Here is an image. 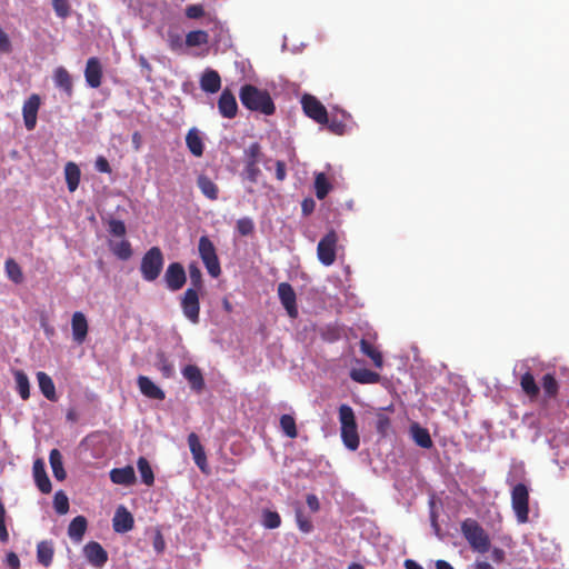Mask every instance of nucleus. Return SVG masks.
<instances>
[{
    "mask_svg": "<svg viewBox=\"0 0 569 569\" xmlns=\"http://www.w3.org/2000/svg\"><path fill=\"white\" fill-rule=\"evenodd\" d=\"M280 427L287 437L293 439L298 436L296 420L291 415L281 416Z\"/></svg>",
    "mask_w": 569,
    "mask_h": 569,
    "instance_id": "42",
    "label": "nucleus"
},
{
    "mask_svg": "<svg viewBox=\"0 0 569 569\" xmlns=\"http://www.w3.org/2000/svg\"><path fill=\"white\" fill-rule=\"evenodd\" d=\"M111 251L121 260H128L132 256L131 244L128 240L111 244Z\"/></svg>",
    "mask_w": 569,
    "mask_h": 569,
    "instance_id": "46",
    "label": "nucleus"
},
{
    "mask_svg": "<svg viewBox=\"0 0 569 569\" xmlns=\"http://www.w3.org/2000/svg\"><path fill=\"white\" fill-rule=\"evenodd\" d=\"M491 559L496 562V563H502L506 559V552L503 549L501 548H498V547H495L492 550H491Z\"/></svg>",
    "mask_w": 569,
    "mask_h": 569,
    "instance_id": "62",
    "label": "nucleus"
},
{
    "mask_svg": "<svg viewBox=\"0 0 569 569\" xmlns=\"http://www.w3.org/2000/svg\"><path fill=\"white\" fill-rule=\"evenodd\" d=\"M186 144L189 151L194 157H201L203 154L204 146L203 141L196 128H191L186 136Z\"/></svg>",
    "mask_w": 569,
    "mask_h": 569,
    "instance_id": "30",
    "label": "nucleus"
},
{
    "mask_svg": "<svg viewBox=\"0 0 569 569\" xmlns=\"http://www.w3.org/2000/svg\"><path fill=\"white\" fill-rule=\"evenodd\" d=\"M197 186L209 200L214 201L218 199L219 188L208 176L200 174L197 179Z\"/></svg>",
    "mask_w": 569,
    "mask_h": 569,
    "instance_id": "29",
    "label": "nucleus"
},
{
    "mask_svg": "<svg viewBox=\"0 0 569 569\" xmlns=\"http://www.w3.org/2000/svg\"><path fill=\"white\" fill-rule=\"evenodd\" d=\"M167 288L172 291H179L183 288L187 281L186 270L180 262H171L163 276Z\"/></svg>",
    "mask_w": 569,
    "mask_h": 569,
    "instance_id": "11",
    "label": "nucleus"
},
{
    "mask_svg": "<svg viewBox=\"0 0 569 569\" xmlns=\"http://www.w3.org/2000/svg\"><path fill=\"white\" fill-rule=\"evenodd\" d=\"M17 390L23 400L30 398V382L28 376L22 370L13 371Z\"/></svg>",
    "mask_w": 569,
    "mask_h": 569,
    "instance_id": "38",
    "label": "nucleus"
},
{
    "mask_svg": "<svg viewBox=\"0 0 569 569\" xmlns=\"http://www.w3.org/2000/svg\"><path fill=\"white\" fill-rule=\"evenodd\" d=\"M83 555L88 562L96 568H102L108 561V552L97 541H89L83 547Z\"/></svg>",
    "mask_w": 569,
    "mask_h": 569,
    "instance_id": "14",
    "label": "nucleus"
},
{
    "mask_svg": "<svg viewBox=\"0 0 569 569\" xmlns=\"http://www.w3.org/2000/svg\"><path fill=\"white\" fill-rule=\"evenodd\" d=\"M390 428H391L390 418L383 412H378L377 417H376L377 432L385 437L388 433V431L390 430Z\"/></svg>",
    "mask_w": 569,
    "mask_h": 569,
    "instance_id": "50",
    "label": "nucleus"
},
{
    "mask_svg": "<svg viewBox=\"0 0 569 569\" xmlns=\"http://www.w3.org/2000/svg\"><path fill=\"white\" fill-rule=\"evenodd\" d=\"M157 366L163 378H171L174 375V367L163 352L157 355Z\"/></svg>",
    "mask_w": 569,
    "mask_h": 569,
    "instance_id": "47",
    "label": "nucleus"
},
{
    "mask_svg": "<svg viewBox=\"0 0 569 569\" xmlns=\"http://www.w3.org/2000/svg\"><path fill=\"white\" fill-rule=\"evenodd\" d=\"M218 109L223 118L233 119L238 112V104L234 94L226 88L218 100Z\"/></svg>",
    "mask_w": 569,
    "mask_h": 569,
    "instance_id": "17",
    "label": "nucleus"
},
{
    "mask_svg": "<svg viewBox=\"0 0 569 569\" xmlns=\"http://www.w3.org/2000/svg\"><path fill=\"white\" fill-rule=\"evenodd\" d=\"M331 184L323 172H319L315 178V191L319 200L325 199L331 190Z\"/></svg>",
    "mask_w": 569,
    "mask_h": 569,
    "instance_id": "40",
    "label": "nucleus"
},
{
    "mask_svg": "<svg viewBox=\"0 0 569 569\" xmlns=\"http://www.w3.org/2000/svg\"><path fill=\"white\" fill-rule=\"evenodd\" d=\"M41 104L39 94L32 93L23 103V122L28 130H33L37 124L38 111Z\"/></svg>",
    "mask_w": 569,
    "mask_h": 569,
    "instance_id": "13",
    "label": "nucleus"
},
{
    "mask_svg": "<svg viewBox=\"0 0 569 569\" xmlns=\"http://www.w3.org/2000/svg\"><path fill=\"white\" fill-rule=\"evenodd\" d=\"M198 251L208 273L212 278H218L221 273L219 258L213 242L207 236L200 237Z\"/></svg>",
    "mask_w": 569,
    "mask_h": 569,
    "instance_id": "6",
    "label": "nucleus"
},
{
    "mask_svg": "<svg viewBox=\"0 0 569 569\" xmlns=\"http://www.w3.org/2000/svg\"><path fill=\"white\" fill-rule=\"evenodd\" d=\"M110 480L116 485L132 486L136 482L134 469L131 466L114 468L110 471Z\"/></svg>",
    "mask_w": 569,
    "mask_h": 569,
    "instance_id": "23",
    "label": "nucleus"
},
{
    "mask_svg": "<svg viewBox=\"0 0 569 569\" xmlns=\"http://www.w3.org/2000/svg\"><path fill=\"white\" fill-rule=\"evenodd\" d=\"M541 386L546 399H553L557 397L559 391V383L552 373H546L542 377Z\"/></svg>",
    "mask_w": 569,
    "mask_h": 569,
    "instance_id": "39",
    "label": "nucleus"
},
{
    "mask_svg": "<svg viewBox=\"0 0 569 569\" xmlns=\"http://www.w3.org/2000/svg\"><path fill=\"white\" fill-rule=\"evenodd\" d=\"M84 78L89 87L99 88L102 82V66L100 60L97 57H91L88 59L86 69H84Z\"/></svg>",
    "mask_w": 569,
    "mask_h": 569,
    "instance_id": "18",
    "label": "nucleus"
},
{
    "mask_svg": "<svg viewBox=\"0 0 569 569\" xmlns=\"http://www.w3.org/2000/svg\"><path fill=\"white\" fill-rule=\"evenodd\" d=\"M262 156L261 146L258 142H252L243 151L244 168L242 176L251 183H257L261 174L259 162L261 161Z\"/></svg>",
    "mask_w": 569,
    "mask_h": 569,
    "instance_id": "5",
    "label": "nucleus"
},
{
    "mask_svg": "<svg viewBox=\"0 0 569 569\" xmlns=\"http://www.w3.org/2000/svg\"><path fill=\"white\" fill-rule=\"evenodd\" d=\"M53 81L56 87L62 89L67 97L73 94L72 78L64 67H58L53 72Z\"/></svg>",
    "mask_w": 569,
    "mask_h": 569,
    "instance_id": "24",
    "label": "nucleus"
},
{
    "mask_svg": "<svg viewBox=\"0 0 569 569\" xmlns=\"http://www.w3.org/2000/svg\"><path fill=\"white\" fill-rule=\"evenodd\" d=\"M33 478L38 489L42 493H50L52 490L51 481L47 475L44 463L41 459L33 462Z\"/></svg>",
    "mask_w": 569,
    "mask_h": 569,
    "instance_id": "22",
    "label": "nucleus"
},
{
    "mask_svg": "<svg viewBox=\"0 0 569 569\" xmlns=\"http://www.w3.org/2000/svg\"><path fill=\"white\" fill-rule=\"evenodd\" d=\"M38 386L42 395L50 401L57 400L56 387L49 375L43 371L37 372Z\"/></svg>",
    "mask_w": 569,
    "mask_h": 569,
    "instance_id": "27",
    "label": "nucleus"
},
{
    "mask_svg": "<svg viewBox=\"0 0 569 569\" xmlns=\"http://www.w3.org/2000/svg\"><path fill=\"white\" fill-rule=\"evenodd\" d=\"M64 176L69 191H76L81 177L79 167L74 162H68L64 167Z\"/></svg>",
    "mask_w": 569,
    "mask_h": 569,
    "instance_id": "32",
    "label": "nucleus"
},
{
    "mask_svg": "<svg viewBox=\"0 0 569 569\" xmlns=\"http://www.w3.org/2000/svg\"><path fill=\"white\" fill-rule=\"evenodd\" d=\"M360 350L363 355H366L368 358H370L377 368H382L383 366V358L381 352L368 340L361 339L360 340Z\"/></svg>",
    "mask_w": 569,
    "mask_h": 569,
    "instance_id": "36",
    "label": "nucleus"
},
{
    "mask_svg": "<svg viewBox=\"0 0 569 569\" xmlns=\"http://www.w3.org/2000/svg\"><path fill=\"white\" fill-rule=\"evenodd\" d=\"M187 18L199 19L204 16V8L202 4H190L184 11Z\"/></svg>",
    "mask_w": 569,
    "mask_h": 569,
    "instance_id": "55",
    "label": "nucleus"
},
{
    "mask_svg": "<svg viewBox=\"0 0 569 569\" xmlns=\"http://www.w3.org/2000/svg\"><path fill=\"white\" fill-rule=\"evenodd\" d=\"M511 505L520 523L529 519V490L525 483H517L511 490Z\"/></svg>",
    "mask_w": 569,
    "mask_h": 569,
    "instance_id": "7",
    "label": "nucleus"
},
{
    "mask_svg": "<svg viewBox=\"0 0 569 569\" xmlns=\"http://www.w3.org/2000/svg\"><path fill=\"white\" fill-rule=\"evenodd\" d=\"M88 521L83 516L73 518L68 527V536L74 542H80L86 533Z\"/></svg>",
    "mask_w": 569,
    "mask_h": 569,
    "instance_id": "26",
    "label": "nucleus"
},
{
    "mask_svg": "<svg viewBox=\"0 0 569 569\" xmlns=\"http://www.w3.org/2000/svg\"><path fill=\"white\" fill-rule=\"evenodd\" d=\"M181 309L188 320L198 323L200 317L199 291L187 289L181 298Z\"/></svg>",
    "mask_w": 569,
    "mask_h": 569,
    "instance_id": "10",
    "label": "nucleus"
},
{
    "mask_svg": "<svg viewBox=\"0 0 569 569\" xmlns=\"http://www.w3.org/2000/svg\"><path fill=\"white\" fill-rule=\"evenodd\" d=\"M340 422V436L343 445L351 451H356L360 445V437L353 409L349 405H341L338 409Z\"/></svg>",
    "mask_w": 569,
    "mask_h": 569,
    "instance_id": "2",
    "label": "nucleus"
},
{
    "mask_svg": "<svg viewBox=\"0 0 569 569\" xmlns=\"http://www.w3.org/2000/svg\"><path fill=\"white\" fill-rule=\"evenodd\" d=\"M153 548L159 553L164 550V540L160 531H157L153 538Z\"/></svg>",
    "mask_w": 569,
    "mask_h": 569,
    "instance_id": "63",
    "label": "nucleus"
},
{
    "mask_svg": "<svg viewBox=\"0 0 569 569\" xmlns=\"http://www.w3.org/2000/svg\"><path fill=\"white\" fill-rule=\"evenodd\" d=\"M278 296L287 313L296 318L298 316L297 296L292 286L288 282L279 283Z\"/></svg>",
    "mask_w": 569,
    "mask_h": 569,
    "instance_id": "12",
    "label": "nucleus"
},
{
    "mask_svg": "<svg viewBox=\"0 0 569 569\" xmlns=\"http://www.w3.org/2000/svg\"><path fill=\"white\" fill-rule=\"evenodd\" d=\"M307 505L312 512H317L320 509V502L316 495L310 493L307 496Z\"/></svg>",
    "mask_w": 569,
    "mask_h": 569,
    "instance_id": "60",
    "label": "nucleus"
},
{
    "mask_svg": "<svg viewBox=\"0 0 569 569\" xmlns=\"http://www.w3.org/2000/svg\"><path fill=\"white\" fill-rule=\"evenodd\" d=\"M71 329L73 340L79 345L83 343L88 335V321L82 312L76 311L72 315Z\"/></svg>",
    "mask_w": 569,
    "mask_h": 569,
    "instance_id": "21",
    "label": "nucleus"
},
{
    "mask_svg": "<svg viewBox=\"0 0 569 569\" xmlns=\"http://www.w3.org/2000/svg\"><path fill=\"white\" fill-rule=\"evenodd\" d=\"M261 523L267 529H276L281 525V517L277 511L266 509L262 511Z\"/></svg>",
    "mask_w": 569,
    "mask_h": 569,
    "instance_id": "44",
    "label": "nucleus"
},
{
    "mask_svg": "<svg viewBox=\"0 0 569 569\" xmlns=\"http://www.w3.org/2000/svg\"><path fill=\"white\" fill-rule=\"evenodd\" d=\"M410 431L412 439L419 447L423 449H429L432 447L430 433L426 428H422L418 423H415L411 426Z\"/></svg>",
    "mask_w": 569,
    "mask_h": 569,
    "instance_id": "31",
    "label": "nucleus"
},
{
    "mask_svg": "<svg viewBox=\"0 0 569 569\" xmlns=\"http://www.w3.org/2000/svg\"><path fill=\"white\" fill-rule=\"evenodd\" d=\"M296 521L299 530L303 533H309L313 530L312 521L303 513L300 508L296 509Z\"/></svg>",
    "mask_w": 569,
    "mask_h": 569,
    "instance_id": "48",
    "label": "nucleus"
},
{
    "mask_svg": "<svg viewBox=\"0 0 569 569\" xmlns=\"http://www.w3.org/2000/svg\"><path fill=\"white\" fill-rule=\"evenodd\" d=\"M94 167L96 169L99 171V172H103V173H111V167H110V163L109 161L100 156L97 158L96 160V163H94Z\"/></svg>",
    "mask_w": 569,
    "mask_h": 569,
    "instance_id": "57",
    "label": "nucleus"
},
{
    "mask_svg": "<svg viewBox=\"0 0 569 569\" xmlns=\"http://www.w3.org/2000/svg\"><path fill=\"white\" fill-rule=\"evenodd\" d=\"M460 529L473 551L486 553L490 550V538L477 520L472 518L465 519Z\"/></svg>",
    "mask_w": 569,
    "mask_h": 569,
    "instance_id": "3",
    "label": "nucleus"
},
{
    "mask_svg": "<svg viewBox=\"0 0 569 569\" xmlns=\"http://www.w3.org/2000/svg\"><path fill=\"white\" fill-rule=\"evenodd\" d=\"M54 555L53 543L49 540H42L37 545V560L43 567L52 563Z\"/></svg>",
    "mask_w": 569,
    "mask_h": 569,
    "instance_id": "28",
    "label": "nucleus"
},
{
    "mask_svg": "<svg viewBox=\"0 0 569 569\" xmlns=\"http://www.w3.org/2000/svg\"><path fill=\"white\" fill-rule=\"evenodd\" d=\"M52 7L59 18H67L70 14V4L68 0H52Z\"/></svg>",
    "mask_w": 569,
    "mask_h": 569,
    "instance_id": "52",
    "label": "nucleus"
},
{
    "mask_svg": "<svg viewBox=\"0 0 569 569\" xmlns=\"http://www.w3.org/2000/svg\"><path fill=\"white\" fill-rule=\"evenodd\" d=\"M316 208V202L312 198H306L301 202V211L305 217L310 216Z\"/></svg>",
    "mask_w": 569,
    "mask_h": 569,
    "instance_id": "58",
    "label": "nucleus"
},
{
    "mask_svg": "<svg viewBox=\"0 0 569 569\" xmlns=\"http://www.w3.org/2000/svg\"><path fill=\"white\" fill-rule=\"evenodd\" d=\"M188 445L189 449L192 453L194 463L198 466V468L206 475L209 473V467L207 461V456L204 448L200 443V439L197 433L191 432L188 436Z\"/></svg>",
    "mask_w": 569,
    "mask_h": 569,
    "instance_id": "15",
    "label": "nucleus"
},
{
    "mask_svg": "<svg viewBox=\"0 0 569 569\" xmlns=\"http://www.w3.org/2000/svg\"><path fill=\"white\" fill-rule=\"evenodd\" d=\"M137 468L141 476V481L148 487L152 486L154 483V475L147 458L139 457Z\"/></svg>",
    "mask_w": 569,
    "mask_h": 569,
    "instance_id": "37",
    "label": "nucleus"
},
{
    "mask_svg": "<svg viewBox=\"0 0 569 569\" xmlns=\"http://www.w3.org/2000/svg\"><path fill=\"white\" fill-rule=\"evenodd\" d=\"M237 231L241 236H249L254 231V223L251 218L244 217L237 221Z\"/></svg>",
    "mask_w": 569,
    "mask_h": 569,
    "instance_id": "51",
    "label": "nucleus"
},
{
    "mask_svg": "<svg viewBox=\"0 0 569 569\" xmlns=\"http://www.w3.org/2000/svg\"><path fill=\"white\" fill-rule=\"evenodd\" d=\"M189 278L191 287L189 289H196L200 291L203 287L202 273L197 263H190L188 267Z\"/></svg>",
    "mask_w": 569,
    "mask_h": 569,
    "instance_id": "45",
    "label": "nucleus"
},
{
    "mask_svg": "<svg viewBox=\"0 0 569 569\" xmlns=\"http://www.w3.org/2000/svg\"><path fill=\"white\" fill-rule=\"evenodd\" d=\"M53 507L59 515H64L68 512L69 500L63 491L56 492L53 498Z\"/></svg>",
    "mask_w": 569,
    "mask_h": 569,
    "instance_id": "49",
    "label": "nucleus"
},
{
    "mask_svg": "<svg viewBox=\"0 0 569 569\" xmlns=\"http://www.w3.org/2000/svg\"><path fill=\"white\" fill-rule=\"evenodd\" d=\"M126 224L121 220L111 219L109 221V232L116 237H123L126 234Z\"/></svg>",
    "mask_w": 569,
    "mask_h": 569,
    "instance_id": "54",
    "label": "nucleus"
},
{
    "mask_svg": "<svg viewBox=\"0 0 569 569\" xmlns=\"http://www.w3.org/2000/svg\"><path fill=\"white\" fill-rule=\"evenodd\" d=\"M133 526L134 520L132 515L127 510L126 507H118L112 519L113 530L118 533H124L130 531L133 528Z\"/></svg>",
    "mask_w": 569,
    "mask_h": 569,
    "instance_id": "19",
    "label": "nucleus"
},
{
    "mask_svg": "<svg viewBox=\"0 0 569 569\" xmlns=\"http://www.w3.org/2000/svg\"><path fill=\"white\" fill-rule=\"evenodd\" d=\"M301 106L306 116L317 123L325 124L328 122L327 109L316 97L308 93L303 94Z\"/></svg>",
    "mask_w": 569,
    "mask_h": 569,
    "instance_id": "9",
    "label": "nucleus"
},
{
    "mask_svg": "<svg viewBox=\"0 0 569 569\" xmlns=\"http://www.w3.org/2000/svg\"><path fill=\"white\" fill-rule=\"evenodd\" d=\"M287 177L286 163L282 160L276 162V178L279 181H283Z\"/></svg>",
    "mask_w": 569,
    "mask_h": 569,
    "instance_id": "59",
    "label": "nucleus"
},
{
    "mask_svg": "<svg viewBox=\"0 0 569 569\" xmlns=\"http://www.w3.org/2000/svg\"><path fill=\"white\" fill-rule=\"evenodd\" d=\"M239 99L242 106L250 111L260 112L264 116H271L276 111L270 93L253 84H243L239 91Z\"/></svg>",
    "mask_w": 569,
    "mask_h": 569,
    "instance_id": "1",
    "label": "nucleus"
},
{
    "mask_svg": "<svg viewBox=\"0 0 569 569\" xmlns=\"http://www.w3.org/2000/svg\"><path fill=\"white\" fill-rule=\"evenodd\" d=\"M6 272L10 280H12L14 283H21L23 280V274L20 266L13 260L8 259L6 261Z\"/></svg>",
    "mask_w": 569,
    "mask_h": 569,
    "instance_id": "43",
    "label": "nucleus"
},
{
    "mask_svg": "<svg viewBox=\"0 0 569 569\" xmlns=\"http://www.w3.org/2000/svg\"><path fill=\"white\" fill-rule=\"evenodd\" d=\"M209 42V34L203 30H193L187 33L186 44L189 48L199 47Z\"/></svg>",
    "mask_w": 569,
    "mask_h": 569,
    "instance_id": "41",
    "label": "nucleus"
},
{
    "mask_svg": "<svg viewBox=\"0 0 569 569\" xmlns=\"http://www.w3.org/2000/svg\"><path fill=\"white\" fill-rule=\"evenodd\" d=\"M12 46L8 34L0 27V52L10 53Z\"/></svg>",
    "mask_w": 569,
    "mask_h": 569,
    "instance_id": "56",
    "label": "nucleus"
},
{
    "mask_svg": "<svg viewBox=\"0 0 569 569\" xmlns=\"http://www.w3.org/2000/svg\"><path fill=\"white\" fill-rule=\"evenodd\" d=\"M330 132L335 134H342L346 130V123L336 117H328V122L325 123Z\"/></svg>",
    "mask_w": 569,
    "mask_h": 569,
    "instance_id": "53",
    "label": "nucleus"
},
{
    "mask_svg": "<svg viewBox=\"0 0 569 569\" xmlns=\"http://www.w3.org/2000/svg\"><path fill=\"white\" fill-rule=\"evenodd\" d=\"M137 383L144 397L153 400H163L166 398L164 391L147 376H139Z\"/></svg>",
    "mask_w": 569,
    "mask_h": 569,
    "instance_id": "20",
    "label": "nucleus"
},
{
    "mask_svg": "<svg viewBox=\"0 0 569 569\" xmlns=\"http://www.w3.org/2000/svg\"><path fill=\"white\" fill-rule=\"evenodd\" d=\"M168 42H169V47L172 50H177L182 47V39L179 34H169Z\"/></svg>",
    "mask_w": 569,
    "mask_h": 569,
    "instance_id": "64",
    "label": "nucleus"
},
{
    "mask_svg": "<svg viewBox=\"0 0 569 569\" xmlns=\"http://www.w3.org/2000/svg\"><path fill=\"white\" fill-rule=\"evenodd\" d=\"M183 378L188 381L190 388L196 393H202L206 382L200 368L196 365H187L181 371Z\"/></svg>",
    "mask_w": 569,
    "mask_h": 569,
    "instance_id": "16",
    "label": "nucleus"
},
{
    "mask_svg": "<svg viewBox=\"0 0 569 569\" xmlns=\"http://www.w3.org/2000/svg\"><path fill=\"white\" fill-rule=\"evenodd\" d=\"M200 87L203 91L209 93H216L221 88V78L216 70H207L201 76Z\"/></svg>",
    "mask_w": 569,
    "mask_h": 569,
    "instance_id": "25",
    "label": "nucleus"
},
{
    "mask_svg": "<svg viewBox=\"0 0 569 569\" xmlns=\"http://www.w3.org/2000/svg\"><path fill=\"white\" fill-rule=\"evenodd\" d=\"M350 378L358 383H378L380 375L369 369H353L350 372Z\"/></svg>",
    "mask_w": 569,
    "mask_h": 569,
    "instance_id": "34",
    "label": "nucleus"
},
{
    "mask_svg": "<svg viewBox=\"0 0 569 569\" xmlns=\"http://www.w3.org/2000/svg\"><path fill=\"white\" fill-rule=\"evenodd\" d=\"M6 561H7V565L11 569H19L20 568L19 557L13 551H10V552L7 553Z\"/></svg>",
    "mask_w": 569,
    "mask_h": 569,
    "instance_id": "61",
    "label": "nucleus"
},
{
    "mask_svg": "<svg viewBox=\"0 0 569 569\" xmlns=\"http://www.w3.org/2000/svg\"><path fill=\"white\" fill-rule=\"evenodd\" d=\"M163 266L164 256L162 250L157 246L151 247L141 258L140 273L142 279L148 282L156 281L161 274Z\"/></svg>",
    "mask_w": 569,
    "mask_h": 569,
    "instance_id": "4",
    "label": "nucleus"
},
{
    "mask_svg": "<svg viewBox=\"0 0 569 569\" xmlns=\"http://www.w3.org/2000/svg\"><path fill=\"white\" fill-rule=\"evenodd\" d=\"M520 387L530 399H537V397L539 396L540 389L536 383L533 375L529 371L525 372L521 376Z\"/></svg>",
    "mask_w": 569,
    "mask_h": 569,
    "instance_id": "35",
    "label": "nucleus"
},
{
    "mask_svg": "<svg viewBox=\"0 0 569 569\" xmlns=\"http://www.w3.org/2000/svg\"><path fill=\"white\" fill-rule=\"evenodd\" d=\"M338 236L335 230L326 233L318 243L317 256L323 266H331L337 257Z\"/></svg>",
    "mask_w": 569,
    "mask_h": 569,
    "instance_id": "8",
    "label": "nucleus"
},
{
    "mask_svg": "<svg viewBox=\"0 0 569 569\" xmlns=\"http://www.w3.org/2000/svg\"><path fill=\"white\" fill-rule=\"evenodd\" d=\"M49 461L54 478L59 481L66 479L67 473L62 463V456L58 449H52L49 455Z\"/></svg>",
    "mask_w": 569,
    "mask_h": 569,
    "instance_id": "33",
    "label": "nucleus"
}]
</instances>
